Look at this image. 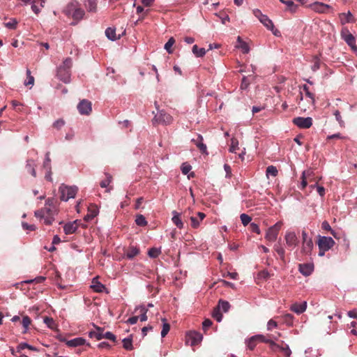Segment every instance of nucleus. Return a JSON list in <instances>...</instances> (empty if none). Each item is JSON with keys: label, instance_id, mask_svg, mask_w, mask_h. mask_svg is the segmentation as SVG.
I'll return each instance as SVG.
<instances>
[{"label": "nucleus", "instance_id": "0e129e2a", "mask_svg": "<svg viewBox=\"0 0 357 357\" xmlns=\"http://www.w3.org/2000/svg\"><path fill=\"white\" fill-rule=\"evenodd\" d=\"M321 227L324 230L330 231L332 234H334V231L331 229L329 223L327 221H324L321 224Z\"/></svg>", "mask_w": 357, "mask_h": 357}, {"label": "nucleus", "instance_id": "393cba45", "mask_svg": "<svg viewBox=\"0 0 357 357\" xmlns=\"http://www.w3.org/2000/svg\"><path fill=\"white\" fill-rule=\"evenodd\" d=\"M77 229L76 222H68L63 227V231L66 234H71L75 233Z\"/></svg>", "mask_w": 357, "mask_h": 357}, {"label": "nucleus", "instance_id": "f257e3e1", "mask_svg": "<svg viewBox=\"0 0 357 357\" xmlns=\"http://www.w3.org/2000/svg\"><path fill=\"white\" fill-rule=\"evenodd\" d=\"M72 64V59L70 58H66L63 63L57 68V77L65 84L70 82V68Z\"/></svg>", "mask_w": 357, "mask_h": 357}, {"label": "nucleus", "instance_id": "c03bdc74", "mask_svg": "<svg viewBox=\"0 0 357 357\" xmlns=\"http://www.w3.org/2000/svg\"><path fill=\"white\" fill-rule=\"evenodd\" d=\"M278 169L275 166L270 165L266 168V176L268 177L269 176H276L278 174Z\"/></svg>", "mask_w": 357, "mask_h": 357}, {"label": "nucleus", "instance_id": "774afa93", "mask_svg": "<svg viewBox=\"0 0 357 357\" xmlns=\"http://www.w3.org/2000/svg\"><path fill=\"white\" fill-rule=\"evenodd\" d=\"M248 86L249 82H248L247 78L245 77H243L241 84V89L245 90L248 88Z\"/></svg>", "mask_w": 357, "mask_h": 357}, {"label": "nucleus", "instance_id": "412c9836", "mask_svg": "<svg viewBox=\"0 0 357 357\" xmlns=\"http://www.w3.org/2000/svg\"><path fill=\"white\" fill-rule=\"evenodd\" d=\"M197 216H192L190 218L191 225L193 228H197L199 226L200 222L205 218L206 215L202 212H198Z\"/></svg>", "mask_w": 357, "mask_h": 357}, {"label": "nucleus", "instance_id": "a18cd8bd", "mask_svg": "<svg viewBox=\"0 0 357 357\" xmlns=\"http://www.w3.org/2000/svg\"><path fill=\"white\" fill-rule=\"evenodd\" d=\"M31 324V319L28 316H24L22 321V324L24 327L23 333H26L28 331L29 326Z\"/></svg>", "mask_w": 357, "mask_h": 357}, {"label": "nucleus", "instance_id": "7ed1b4c3", "mask_svg": "<svg viewBox=\"0 0 357 357\" xmlns=\"http://www.w3.org/2000/svg\"><path fill=\"white\" fill-rule=\"evenodd\" d=\"M155 106L158 112L154 114V117L152 120L153 124H162V125H169L171 124L173 121V117L168 113H167L165 110L159 109V106L157 102H155Z\"/></svg>", "mask_w": 357, "mask_h": 357}, {"label": "nucleus", "instance_id": "39448f33", "mask_svg": "<svg viewBox=\"0 0 357 357\" xmlns=\"http://www.w3.org/2000/svg\"><path fill=\"white\" fill-rule=\"evenodd\" d=\"M282 222H278L274 225L269 227L266 231L265 238L271 242L275 241L277 239L278 233L282 227Z\"/></svg>", "mask_w": 357, "mask_h": 357}, {"label": "nucleus", "instance_id": "f3484780", "mask_svg": "<svg viewBox=\"0 0 357 357\" xmlns=\"http://www.w3.org/2000/svg\"><path fill=\"white\" fill-rule=\"evenodd\" d=\"M342 36L344 40L351 47H354L356 43L354 36L348 31H343L342 32Z\"/></svg>", "mask_w": 357, "mask_h": 357}, {"label": "nucleus", "instance_id": "f03ea898", "mask_svg": "<svg viewBox=\"0 0 357 357\" xmlns=\"http://www.w3.org/2000/svg\"><path fill=\"white\" fill-rule=\"evenodd\" d=\"M68 16H71L75 20H81L84 15V10L79 7L77 1L70 2L63 10Z\"/></svg>", "mask_w": 357, "mask_h": 357}, {"label": "nucleus", "instance_id": "37998d69", "mask_svg": "<svg viewBox=\"0 0 357 357\" xmlns=\"http://www.w3.org/2000/svg\"><path fill=\"white\" fill-rule=\"evenodd\" d=\"M98 213V211L96 208L90 210L89 212L85 215L84 220L90 221L93 219Z\"/></svg>", "mask_w": 357, "mask_h": 357}, {"label": "nucleus", "instance_id": "b1692460", "mask_svg": "<svg viewBox=\"0 0 357 357\" xmlns=\"http://www.w3.org/2000/svg\"><path fill=\"white\" fill-rule=\"evenodd\" d=\"M86 343V340L82 337H76L67 341L66 344L71 347H76L78 346L84 345Z\"/></svg>", "mask_w": 357, "mask_h": 357}, {"label": "nucleus", "instance_id": "5fc2aeb1", "mask_svg": "<svg viewBox=\"0 0 357 357\" xmlns=\"http://www.w3.org/2000/svg\"><path fill=\"white\" fill-rule=\"evenodd\" d=\"M213 317L218 321V322H220L222 319V313L220 312L219 309H214L213 312Z\"/></svg>", "mask_w": 357, "mask_h": 357}, {"label": "nucleus", "instance_id": "de8ad7c7", "mask_svg": "<svg viewBox=\"0 0 357 357\" xmlns=\"http://www.w3.org/2000/svg\"><path fill=\"white\" fill-rule=\"evenodd\" d=\"M175 43V40L174 39L173 37H171L168 41L165 43V47L164 48L166 50V51L169 53V54H172V45L174 44Z\"/></svg>", "mask_w": 357, "mask_h": 357}, {"label": "nucleus", "instance_id": "7c9ffc66", "mask_svg": "<svg viewBox=\"0 0 357 357\" xmlns=\"http://www.w3.org/2000/svg\"><path fill=\"white\" fill-rule=\"evenodd\" d=\"M122 342H123V347L125 349H126L128 351H131L133 349L132 335H130L128 337H126V338L123 339Z\"/></svg>", "mask_w": 357, "mask_h": 357}, {"label": "nucleus", "instance_id": "f704fd0d", "mask_svg": "<svg viewBox=\"0 0 357 357\" xmlns=\"http://www.w3.org/2000/svg\"><path fill=\"white\" fill-rule=\"evenodd\" d=\"M162 328L161 331V337H165L169 331L170 326L167 322V320L165 318H162Z\"/></svg>", "mask_w": 357, "mask_h": 357}, {"label": "nucleus", "instance_id": "c756f323", "mask_svg": "<svg viewBox=\"0 0 357 357\" xmlns=\"http://www.w3.org/2000/svg\"><path fill=\"white\" fill-rule=\"evenodd\" d=\"M51 210L48 208H43L36 211L34 215L36 218L43 219L47 215H50Z\"/></svg>", "mask_w": 357, "mask_h": 357}, {"label": "nucleus", "instance_id": "473e14b6", "mask_svg": "<svg viewBox=\"0 0 357 357\" xmlns=\"http://www.w3.org/2000/svg\"><path fill=\"white\" fill-rule=\"evenodd\" d=\"M192 52L196 57H203L206 53L204 48H199L197 45H193Z\"/></svg>", "mask_w": 357, "mask_h": 357}, {"label": "nucleus", "instance_id": "6ab92c4d", "mask_svg": "<svg viewBox=\"0 0 357 357\" xmlns=\"http://www.w3.org/2000/svg\"><path fill=\"white\" fill-rule=\"evenodd\" d=\"M237 45H236L235 47L237 49H241L243 54H248L250 52V47L248 44L243 41L240 36L237 37Z\"/></svg>", "mask_w": 357, "mask_h": 357}, {"label": "nucleus", "instance_id": "2f4dec72", "mask_svg": "<svg viewBox=\"0 0 357 357\" xmlns=\"http://www.w3.org/2000/svg\"><path fill=\"white\" fill-rule=\"evenodd\" d=\"M105 35L107 38L112 41H114L119 38V37H117L116 35L115 29L111 27H109L105 30Z\"/></svg>", "mask_w": 357, "mask_h": 357}, {"label": "nucleus", "instance_id": "cd10ccee", "mask_svg": "<svg viewBox=\"0 0 357 357\" xmlns=\"http://www.w3.org/2000/svg\"><path fill=\"white\" fill-rule=\"evenodd\" d=\"M274 250L278 253L281 260H284L285 257V250L282 248L281 243L278 242L274 245L273 247Z\"/></svg>", "mask_w": 357, "mask_h": 357}, {"label": "nucleus", "instance_id": "49530a36", "mask_svg": "<svg viewBox=\"0 0 357 357\" xmlns=\"http://www.w3.org/2000/svg\"><path fill=\"white\" fill-rule=\"evenodd\" d=\"M26 76H27V80L24 82L25 86H31V87L34 84V77L31 75V71L29 69H26Z\"/></svg>", "mask_w": 357, "mask_h": 357}, {"label": "nucleus", "instance_id": "4be33fe9", "mask_svg": "<svg viewBox=\"0 0 357 357\" xmlns=\"http://www.w3.org/2000/svg\"><path fill=\"white\" fill-rule=\"evenodd\" d=\"M36 162L32 159L26 160L25 168L33 177H36Z\"/></svg>", "mask_w": 357, "mask_h": 357}, {"label": "nucleus", "instance_id": "3c124183", "mask_svg": "<svg viewBox=\"0 0 357 357\" xmlns=\"http://www.w3.org/2000/svg\"><path fill=\"white\" fill-rule=\"evenodd\" d=\"M106 179L103 180L100 182V185L101 188H107L109 183L112 182V176L108 174L105 173Z\"/></svg>", "mask_w": 357, "mask_h": 357}, {"label": "nucleus", "instance_id": "c9c22d12", "mask_svg": "<svg viewBox=\"0 0 357 357\" xmlns=\"http://www.w3.org/2000/svg\"><path fill=\"white\" fill-rule=\"evenodd\" d=\"M96 3L94 0H86L85 6L89 12H95L96 10Z\"/></svg>", "mask_w": 357, "mask_h": 357}, {"label": "nucleus", "instance_id": "bb28decb", "mask_svg": "<svg viewBox=\"0 0 357 357\" xmlns=\"http://www.w3.org/2000/svg\"><path fill=\"white\" fill-rule=\"evenodd\" d=\"M340 17L342 24L354 22L353 15L350 11H348L347 13H341Z\"/></svg>", "mask_w": 357, "mask_h": 357}, {"label": "nucleus", "instance_id": "dca6fc26", "mask_svg": "<svg viewBox=\"0 0 357 357\" xmlns=\"http://www.w3.org/2000/svg\"><path fill=\"white\" fill-rule=\"evenodd\" d=\"M307 308V302L303 301L302 303H294L290 309L293 312H296L298 314H302L306 310Z\"/></svg>", "mask_w": 357, "mask_h": 357}, {"label": "nucleus", "instance_id": "1a4fd4ad", "mask_svg": "<svg viewBox=\"0 0 357 357\" xmlns=\"http://www.w3.org/2000/svg\"><path fill=\"white\" fill-rule=\"evenodd\" d=\"M202 335L196 331L190 332L186 335V342L191 346L199 344L202 342Z\"/></svg>", "mask_w": 357, "mask_h": 357}, {"label": "nucleus", "instance_id": "c85d7f7f", "mask_svg": "<svg viewBox=\"0 0 357 357\" xmlns=\"http://www.w3.org/2000/svg\"><path fill=\"white\" fill-rule=\"evenodd\" d=\"M103 330L100 328H98L96 331H90L89 336L91 338L95 337L96 340H100L104 338Z\"/></svg>", "mask_w": 357, "mask_h": 357}, {"label": "nucleus", "instance_id": "5701e85b", "mask_svg": "<svg viewBox=\"0 0 357 357\" xmlns=\"http://www.w3.org/2000/svg\"><path fill=\"white\" fill-rule=\"evenodd\" d=\"M139 254V249L136 246H130L127 250L125 255L128 259H132L135 257Z\"/></svg>", "mask_w": 357, "mask_h": 357}, {"label": "nucleus", "instance_id": "a19ab883", "mask_svg": "<svg viewBox=\"0 0 357 357\" xmlns=\"http://www.w3.org/2000/svg\"><path fill=\"white\" fill-rule=\"evenodd\" d=\"M29 349L32 351H37V349L26 342H22L17 347V351L20 352V351L24 349Z\"/></svg>", "mask_w": 357, "mask_h": 357}, {"label": "nucleus", "instance_id": "0eeeda50", "mask_svg": "<svg viewBox=\"0 0 357 357\" xmlns=\"http://www.w3.org/2000/svg\"><path fill=\"white\" fill-rule=\"evenodd\" d=\"M284 240L286 242V245L291 250L296 248L299 243L298 238L294 231H288L286 232L284 236Z\"/></svg>", "mask_w": 357, "mask_h": 357}, {"label": "nucleus", "instance_id": "864d4df0", "mask_svg": "<svg viewBox=\"0 0 357 357\" xmlns=\"http://www.w3.org/2000/svg\"><path fill=\"white\" fill-rule=\"evenodd\" d=\"M44 323L47 326L48 328L52 329L55 326L54 321L52 318L45 317L43 319Z\"/></svg>", "mask_w": 357, "mask_h": 357}, {"label": "nucleus", "instance_id": "4d7b16f0", "mask_svg": "<svg viewBox=\"0 0 357 357\" xmlns=\"http://www.w3.org/2000/svg\"><path fill=\"white\" fill-rule=\"evenodd\" d=\"M278 327V324L273 319H270L267 323V330L272 331L273 328Z\"/></svg>", "mask_w": 357, "mask_h": 357}, {"label": "nucleus", "instance_id": "338daca9", "mask_svg": "<svg viewBox=\"0 0 357 357\" xmlns=\"http://www.w3.org/2000/svg\"><path fill=\"white\" fill-rule=\"evenodd\" d=\"M211 325H212L211 320L206 319L202 323V328H203V330L206 331Z\"/></svg>", "mask_w": 357, "mask_h": 357}, {"label": "nucleus", "instance_id": "72a5a7b5", "mask_svg": "<svg viewBox=\"0 0 357 357\" xmlns=\"http://www.w3.org/2000/svg\"><path fill=\"white\" fill-rule=\"evenodd\" d=\"M230 308V304L228 301L220 300L218 302L217 309L222 310L224 312H227Z\"/></svg>", "mask_w": 357, "mask_h": 357}, {"label": "nucleus", "instance_id": "423d86ee", "mask_svg": "<svg viewBox=\"0 0 357 357\" xmlns=\"http://www.w3.org/2000/svg\"><path fill=\"white\" fill-rule=\"evenodd\" d=\"M317 244L319 250L328 251L333 247L335 241L330 236H319Z\"/></svg>", "mask_w": 357, "mask_h": 357}, {"label": "nucleus", "instance_id": "4c0bfd02", "mask_svg": "<svg viewBox=\"0 0 357 357\" xmlns=\"http://www.w3.org/2000/svg\"><path fill=\"white\" fill-rule=\"evenodd\" d=\"M135 223L139 227H144L148 222L143 215L139 214L136 216Z\"/></svg>", "mask_w": 357, "mask_h": 357}, {"label": "nucleus", "instance_id": "9b49d317", "mask_svg": "<svg viewBox=\"0 0 357 357\" xmlns=\"http://www.w3.org/2000/svg\"><path fill=\"white\" fill-rule=\"evenodd\" d=\"M271 348L273 351H276L278 350L282 352L285 357H291V351L288 344H285L284 346H280L276 344L275 342H271Z\"/></svg>", "mask_w": 357, "mask_h": 357}, {"label": "nucleus", "instance_id": "a211bd4d", "mask_svg": "<svg viewBox=\"0 0 357 357\" xmlns=\"http://www.w3.org/2000/svg\"><path fill=\"white\" fill-rule=\"evenodd\" d=\"M91 288L94 291L100 293L104 291L105 287L100 282H99L98 277H96L92 279Z\"/></svg>", "mask_w": 357, "mask_h": 357}, {"label": "nucleus", "instance_id": "13d9d810", "mask_svg": "<svg viewBox=\"0 0 357 357\" xmlns=\"http://www.w3.org/2000/svg\"><path fill=\"white\" fill-rule=\"evenodd\" d=\"M191 166L186 163V162H184L182 164V166H181V171H182V173L183 174H187L190 170H191Z\"/></svg>", "mask_w": 357, "mask_h": 357}, {"label": "nucleus", "instance_id": "79ce46f5", "mask_svg": "<svg viewBox=\"0 0 357 357\" xmlns=\"http://www.w3.org/2000/svg\"><path fill=\"white\" fill-rule=\"evenodd\" d=\"M17 23L15 18H12L9 22L4 23V26L9 29L14 30L17 28Z\"/></svg>", "mask_w": 357, "mask_h": 357}, {"label": "nucleus", "instance_id": "ea45409f", "mask_svg": "<svg viewBox=\"0 0 357 357\" xmlns=\"http://www.w3.org/2000/svg\"><path fill=\"white\" fill-rule=\"evenodd\" d=\"M303 89L305 91V96L310 99V104L314 105L315 102L314 97L313 93L310 91L309 87L306 84H304Z\"/></svg>", "mask_w": 357, "mask_h": 357}, {"label": "nucleus", "instance_id": "e2e57ef3", "mask_svg": "<svg viewBox=\"0 0 357 357\" xmlns=\"http://www.w3.org/2000/svg\"><path fill=\"white\" fill-rule=\"evenodd\" d=\"M148 309L144 305L137 306L135 309V312H139L141 314L147 313Z\"/></svg>", "mask_w": 357, "mask_h": 357}, {"label": "nucleus", "instance_id": "69168bd1", "mask_svg": "<svg viewBox=\"0 0 357 357\" xmlns=\"http://www.w3.org/2000/svg\"><path fill=\"white\" fill-rule=\"evenodd\" d=\"M285 5L292 12H294L296 9V6L292 1H287V2H285Z\"/></svg>", "mask_w": 357, "mask_h": 357}, {"label": "nucleus", "instance_id": "58836bf2", "mask_svg": "<svg viewBox=\"0 0 357 357\" xmlns=\"http://www.w3.org/2000/svg\"><path fill=\"white\" fill-rule=\"evenodd\" d=\"M161 253V248H152L149 250L148 251V255L151 258H156L158 257Z\"/></svg>", "mask_w": 357, "mask_h": 357}, {"label": "nucleus", "instance_id": "6e6552de", "mask_svg": "<svg viewBox=\"0 0 357 357\" xmlns=\"http://www.w3.org/2000/svg\"><path fill=\"white\" fill-rule=\"evenodd\" d=\"M294 125L301 129H307L312 126V119L311 117H296L293 119Z\"/></svg>", "mask_w": 357, "mask_h": 357}, {"label": "nucleus", "instance_id": "4468645a", "mask_svg": "<svg viewBox=\"0 0 357 357\" xmlns=\"http://www.w3.org/2000/svg\"><path fill=\"white\" fill-rule=\"evenodd\" d=\"M298 270L304 276H309L314 271L313 264H299Z\"/></svg>", "mask_w": 357, "mask_h": 357}, {"label": "nucleus", "instance_id": "680f3d73", "mask_svg": "<svg viewBox=\"0 0 357 357\" xmlns=\"http://www.w3.org/2000/svg\"><path fill=\"white\" fill-rule=\"evenodd\" d=\"M104 338L112 340V342H116V336L109 331H107L104 333Z\"/></svg>", "mask_w": 357, "mask_h": 357}, {"label": "nucleus", "instance_id": "e433bc0d", "mask_svg": "<svg viewBox=\"0 0 357 357\" xmlns=\"http://www.w3.org/2000/svg\"><path fill=\"white\" fill-rule=\"evenodd\" d=\"M262 337H263L262 335H255V336H252V337H250L247 343L248 348L250 350H252L256 346L255 341L257 340V338H262Z\"/></svg>", "mask_w": 357, "mask_h": 357}, {"label": "nucleus", "instance_id": "20e7f679", "mask_svg": "<svg viewBox=\"0 0 357 357\" xmlns=\"http://www.w3.org/2000/svg\"><path fill=\"white\" fill-rule=\"evenodd\" d=\"M77 186H68L64 184H61L59 188L61 194L60 198L62 201L67 202L71 198H74L77 192Z\"/></svg>", "mask_w": 357, "mask_h": 357}, {"label": "nucleus", "instance_id": "09e8293b", "mask_svg": "<svg viewBox=\"0 0 357 357\" xmlns=\"http://www.w3.org/2000/svg\"><path fill=\"white\" fill-rule=\"evenodd\" d=\"M238 149V141L236 138H231V146L229 149V152L235 153L236 151Z\"/></svg>", "mask_w": 357, "mask_h": 357}, {"label": "nucleus", "instance_id": "ddd939ff", "mask_svg": "<svg viewBox=\"0 0 357 357\" xmlns=\"http://www.w3.org/2000/svg\"><path fill=\"white\" fill-rule=\"evenodd\" d=\"M310 7L312 10L319 13H324L327 9L331 8L329 5L319 1L310 4Z\"/></svg>", "mask_w": 357, "mask_h": 357}, {"label": "nucleus", "instance_id": "8fccbe9b", "mask_svg": "<svg viewBox=\"0 0 357 357\" xmlns=\"http://www.w3.org/2000/svg\"><path fill=\"white\" fill-rule=\"evenodd\" d=\"M43 168L46 170H50L51 167V160L50 158V152H47L45 154V160L43 162Z\"/></svg>", "mask_w": 357, "mask_h": 357}, {"label": "nucleus", "instance_id": "052dcab7", "mask_svg": "<svg viewBox=\"0 0 357 357\" xmlns=\"http://www.w3.org/2000/svg\"><path fill=\"white\" fill-rule=\"evenodd\" d=\"M250 229L252 232L257 233L258 234H260V229L257 223L251 222L250 225Z\"/></svg>", "mask_w": 357, "mask_h": 357}, {"label": "nucleus", "instance_id": "a878e982", "mask_svg": "<svg viewBox=\"0 0 357 357\" xmlns=\"http://www.w3.org/2000/svg\"><path fill=\"white\" fill-rule=\"evenodd\" d=\"M173 217L172 218V220L173 223L179 229H182L183 227V223L180 218V213H177L176 211H174L172 212Z\"/></svg>", "mask_w": 357, "mask_h": 357}, {"label": "nucleus", "instance_id": "2eb2a0df", "mask_svg": "<svg viewBox=\"0 0 357 357\" xmlns=\"http://www.w3.org/2000/svg\"><path fill=\"white\" fill-rule=\"evenodd\" d=\"M203 137L201 135H197V137L196 139H192V142L195 143L196 146L203 153L205 154H208L207 152V147L205 144L203 142Z\"/></svg>", "mask_w": 357, "mask_h": 357}, {"label": "nucleus", "instance_id": "aec40b11", "mask_svg": "<svg viewBox=\"0 0 357 357\" xmlns=\"http://www.w3.org/2000/svg\"><path fill=\"white\" fill-rule=\"evenodd\" d=\"M314 247V244L312 239H307V241H305L302 243V252L306 255H310L312 248Z\"/></svg>", "mask_w": 357, "mask_h": 357}, {"label": "nucleus", "instance_id": "bf43d9fd", "mask_svg": "<svg viewBox=\"0 0 357 357\" xmlns=\"http://www.w3.org/2000/svg\"><path fill=\"white\" fill-rule=\"evenodd\" d=\"M22 227L24 230L34 231L36 226L34 225H29L25 222H22Z\"/></svg>", "mask_w": 357, "mask_h": 357}, {"label": "nucleus", "instance_id": "f8f14e48", "mask_svg": "<svg viewBox=\"0 0 357 357\" xmlns=\"http://www.w3.org/2000/svg\"><path fill=\"white\" fill-rule=\"evenodd\" d=\"M260 22L266 26L268 30L271 31L275 36H278L279 33L278 30L275 29L274 24L271 19L267 15H264L260 19Z\"/></svg>", "mask_w": 357, "mask_h": 357}, {"label": "nucleus", "instance_id": "6e6d98bb", "mask_svg": "<svg viewBox=\"0 0 357 357\" xmlns=\"http://www.w3.org/2000/svg\"><path fill=\"white\" fill-rule=\"evenodd\" d=\"M313 65L312 66V71L315 72L320 68V61L319 59L316 56L314 58L313 60Z\"/></svg>", "mask_w": 357, "mask_h": 357}, {"label": "nucleus", "instance_id": "603ef678", "mask_svg": "<svg viewBox=\"0 0 357 357\" xmlns=\"http://www.w3.org/2000/svg\"><path fill=\"white\" fill-rule=\"evenodd\" d=\"M240 218H241L242 224L244 226H247L250 222V221L252 220L251 218L245 213H242L240 216Z\"/></svg>", "mask_w": 357, "mask_h": 357}, {"label": "nucleus", "instance_id": "9d476101", "mask_svg": "<svg viewBox=\"0 0 357 357\" xmlns=\"http://www.w3.org/2000/svg\"><path fill=\"white\" fill-rule=\"evenodd\" d=\"M77 107L79 114L83 115H89L92 109L91 102L86 99L81 100Z\"/></svg>", "mask_w": 357, "mask_h": 357}]
</instances>
